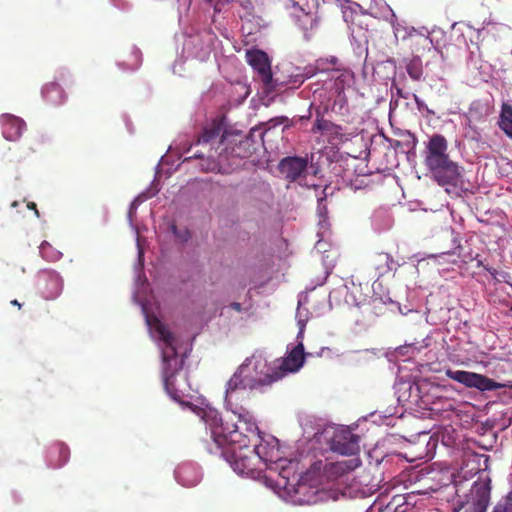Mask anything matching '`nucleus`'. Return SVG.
Segmentation results:
<instances>
[{"instance_id":"1","label":"nucleus","mask_w":512,"mask_h":512,"mask_svg":"<svg viewBox=\"0 0 512 512\" xmlns=\"http://www.w3.org/2000/svg\"><path fill=\"white\" fill-rule=\"evenodd\" d=\"M192 350V345L181 339L171 342L166 338L162 344L161 371L164 388L168 396L183 409L196 414L209 430L213 446L210 453L220 452L235 473L272 487L275 480L264 474L265 470L275 471L280 477L282 468L297 462L283 457L279 440L260 432L254 416L243 406H236L224 418L203 398L191 402V389L183 364Z\"/></svg>"},{"instance_id":"2","label":"nucleus","mask_w":512,"mask_h":512,"mask_svg":"<svg viewBox=\"0 0 512 512\" xmlns=\"http://www.w3.org/2000/svg\"><path fill=\"white\" fill-rule=\"evenodd\" d=\"M322 84L312 91V101L308 114L299 117V120H309L311 110H315L316 120L312 131L325 136L342 137V126L324 118V114L331 111L337 115H346L349 112L345 90L354 83V73L349 69H332L320 80Z\"/></svg>"},{"instance_id":"3","label":"nucleus","mask_w":512,"mask_h":512,"mask_svg":"<svg viewBox=\"0 0 512 512\" xmlns=\"http://www.w3.org/2000/svg\"><path fill=\"white\" fill-rule=\"evenodd\" d=\"M489 468V456L478 453H467L465 464L446 490L454 492L457 498L453 504V512H486L491 499V478L486 472Z\"/></svg>"},{"instance_id":"4","label":"nucleus","mask_w":512,"mask_h":512,"mask_svg":"<svg viewBox=\"0 0 512 512\" xmlns=\"http://www.w3.org/2000/svg\"><path fill=\"white\" fill-rule=\"evenodd\" d=\"M197 145H200L202 149L185 160L206 158L207 164H202V168L207 171L218 169L226 161L228 164H233L230 159L247 158L256 150L251 137L239 131H227L223 124L217 121H213L203 128Z\"/></svg>"},{"instance_id":"5","label":"nucleus","mask_w":512,"mask_h":512,"mask_svg":"<svg viewBox=\"0 0 512 512\" xmlns=\"http://www.w3.org/2000/svg\"><path fill=\"white\" fill-rule=\"evenodd\" d=\"M283 378V373L270 363L263 352L257 351L247 358L234 372L226 385L225 406L227 411L235 409L237 401L242 399L247 391L263 392L274 382Z\"/></svg>"},{"instance_id":"6","label":"nucleus","mask_w":512,"mask_h":512,"mask_svg":"<svg viewBox=\"0 0 512 512\" xmlns=\"http://www.w3.org/2000/svg\"><path fill=\"white\" fill-rule=\"evenodd\" d=\"M159 191V188L154 184L148 189L140 193L131 202L128 210V221L130 226L137 234V248H138V260L134 266L135 273V290L133 292V300L141 306L142 313L145 318L146 325L148 327L151 338L157 343L159 350H162V344L166 341V338L171 342H177L180 338L174 336L169 329L156 317L152 316L149 312L148 303L142 298V293L146 289L147 279L143 272L144 267V251L140 245V239L138 236L137 227L133 224V218L136 215L137 209L140 204L155 196Z\"/></svg>"},{"instance_id":"7","label":"nucleus","mask_w":512,"mask_h":512,"mask_svg":"<svg viewBox=\"0 0 512 512\" xmlns=\"http://www.w3.org/2000/svg\"><path fill=\"white\" fill-rule=\"evenodd\" d=\"M269 488L292 505H312L327 498V492L320 487L316 473L302 472L298 461L282 468L280 477Z\"/></svg>"},{"instance_id":"8","label":"nucleus","mask_w":512,"mask_h":512,"mask_svg":"<svg viewBox=\"0 0 512 512\" xmlns=\"http://www.w3.org/2000/svg\"><path fill=\"white\" fill-rule=\"evenodd\" d=\"M424 164L431 178L447 193H451L461 183L463 168L450 159L448 154V141L441 134H433L425 142L423 151Z\"/></svg>"},{"instance_id":"9","label":"nucleus","mask_w":512,"mask_h":512,"mask_svg":"<svg viewBox=\"0 0 512 512\" xmlns=\"http://www.w3.org/2000/svg\"><path fill=\"white\" fill-rule=\"evenodd\" d=\"M359 450V437L349 429L330 424L324 432V443L320 446V452H335L341 455H354Z\"/></svg>"},{"instance_id":"10","label":"nucleus","mask_w":512,"mask_h":512,"mask_svg":"<svg viewBox=\"0 0 512 512\" xmlns=\"http://www.w3.org/2000/svg\"><path fill=\"white\" fill-rule=\"evenodd\" d=\"M215 39L216 36L210 30L189 35L183 43V55L204 62L211 54Z\"/></svg>"},{"instance_id":"11","label":"nucleus","mask_w":512,"mask_h":512,"mask_svg":"<svg viewBox=\"0 0 512 512\" xmlns=\"http://www.w3.org/2000/svg\"><path fill=\"white\" fill-rule=\"evenodd\" d=\"M299 423L303 432V441L310 444V450L320 452V446L324 443L325 429L330 426L331 423H327L323 419L313 415L301 416Z\"/></svg>"},{"instance_id":"12","label":"nucleus","mask_w":512,"mask_h":512,"mask_svg":"<svg viewBox=\"0 0 512 512\" xmlns=\"http://www.w3.org/2000/svg\"><path fill=\"white\" fill-rule=\"evenodd\" d=\"M179 2L178 13L179 21L181 23H189L194 21L196 14L200 12L211 13L213 15L220 12L219 2L214 3V0H177Z\"/></svg>"},{"instance_id":"13","label":"nucleus","mask_w":512,"mask_h":512,"mask_svg":"<svg viewBox=\"0 0 512 512\" xmlns=\"http://www.w3.org/2000/svg\"><path fill=\"white\" fill-rule=\"evenodd\" d=\"M446 375L469 388H477L480 391H493L500 387L494 380L474 372L464 370H447Z\"/></svg>"},{"instance_id":"14","label":"nucleus","mask_w":512,"mask_h":512,"mask_svg":"<svg viewBox=\"0 0 512 512\" xmlns=\"http://www.w3.org/2000/svg\"><path fill=\"white\" fill-rule=\"evenodd\" d=\"M37 286L44 299L54 300L62 293L63 278L55 270L43 269L37 273Z\"/></svg>"},{"instance_id":"15","label":"nucleus","mask_w":512,"mask_h":512,"mask_svg":"<svg viewBox=\"0 0 512 512\" xmlns=\"http://www.w3.org/2000/svg\"><path fill=\"white\" fill-rule=\"evenodd\" d=\"M308 158L300 156H287L278 164L279 174L289 182L301 181L308 173Z\"/></svg>"},{"instance_id":"16","label":"nucleus","mask_w":512,"mask_h":512,"mask_svg":"<svg viewBox=\"0 0 512 512\" xmlns=\"http://www.w3.org/2000/svg\"><path fill=\"white\" fill-rule=\"evenodd\" d=\"M248 64L257 73L258 79L263 83L265 88L272 87L273 76L268 56L261 50H249L246 53Z\"/></svg>"},{"instance_id":"17","label":"nucleus","mask_w":512,"mask_h":512,"mask_svg":"<svg viewBox=\"0 0 512 512\" xmlns=\"http://www.w3.org/2000/svg\"><path fill=\"white\" fill-rule=\"evenodd\" d=\"M470 29H473L476 32L477 42L475 43V48L479 51V42L483 46H489L492 42L497 41L504 35L508 28L506 25L501 23H496L491 20L484 21L481 28L475 29L472 26H468Z\"/></svg>"},{"instance_id":"18","label":"nucleus","mask_w":512,"mask_h":512,"mask_svg":"<svg viewBox=\"0 0 512 512\" xmlns=\"http://www.w3.org/2000/svg\"><path fill=\"white\" fill-rule=\"evenodd\" d=\"M412 506L407 502V497L396 494L390 499L387 496L380 497L371 506L370 512H409Z\"/></svg>"},{"instance_id":"19","label":"nucleus","mask_w":512,"mask_h":512,"mask_svg":"<svg viewBox=\"0 0 512 512\" xmlns=\"http://www.w3.org/2000/svg\"><path fill=\"white\" fill-rule=\"evenodd\" d=\"M307 356H312V353H305L303 342L299 341L288 355L282 359L279 365H276L277 370L283 373V377L288 372H296L303 366Z\"/></svg>"},{"instance_id":"20","label":"nucleus","mask_w":512,"mask_h":512,"mask_svg":"<svg viewBox=\"0 0 512 512\" xmlns=\"http://www.w3.org/2000/svg\"><path fill=\"white\" fill-rule=\"evenodd\" d=\"M0 126L3 137L8 141H17L26 130L25 121L13 114L5 113L0 116Z\"/></svg>"},{"instance_id":"21","label":"nucleus","mask_w":512,"mask_h":512,"mask_svg":"<svg viewBox=\"0 0 512 512\" xmlns=\"http://www.w3.org/2000/svg\"><path fill=\"white\" fill-rule=\"evenodd\" d=\"M176 481L184 487L196 486L202 479L199 466L194 462H184L174 471Z\"/></svg>"},{"instance_id":"22","label":"nucleus","mask_w":512,"mask_h":512,"mask_svg":"<svg viewBox=\"0 0 512 512\" xmlns=\"http://www.w3.org/2000/svg\"><path fill=\"white\" fill-rule=\"evenodd\" d=\"M69 457L68 446L62 442H55L47 449L46 463L51 468H60L68 462Z\"/></svg>"},{"instance_id":"23","label":"nucleus","mask_w":512,"mask_h":512,"mask_svg":"<svg viewBox=\"0 0 512 512\" xmlns=\"http://www.w3.org/2000/svg\"><path fill=\"white\" fill-rule=\"evenodd\" d=\"M360 289V285H356L353 282L351 283V286L348 284H343L339 288L329 293V299L335 298L338 295L344 296V301L346 304L349 306H359L363 300Z\"/></svg>"},{"instance_id":"24","label":"nucleus","mask_w":512,"mask_h":512,"mask_svg":"<svg viewBox=\"0 0 512 512\" xmlns=\"http://www.w3.org/2000/svg\"><path fill=\"white\" fill-rule=\"evenodd\" d=\"M42 97L49 104L58 106L66 101V93L57 82H50L43 86Z\"/></svg>"},{"instance_id":"25","label":"nucleus","mask_w":512,"mask_h":512,"mask_svg":"<svg viewBox=\"0 0 512 512\" xmlns=\"http://www.w3.org/2000/svg\"><path fill=\"white\" fill-rule=\"evenodd\" d=\"M319 67L308 65L305 67H295L287 76L286 83L292 88L299 87L306 79L313 77Z\"/></svg>"},{"instance_id":"26","label":"nucleus","mask_w":512,"mask_h":512,"mask_svg":"<svg viewBox=\"0 0 512 512\" xmlns=\"http://www.w3.org/2000/svg\"><path fill=\"white\" fill-rule=\"evenodd\" d=\"M374 267L379 277L397 270L399 264L394 261L392 256L388 253H379L375 256Z\"/></svg>"},{"instance_id":"27","label":"nucleus","mask_w":512,"mask_h":512,"mask_svg":"<svg viewBox=\"0 0 512 512\" xmlns=\"http://www.w3.org/2000/svg\"><path fill=\"white\" fill-rule=\"evenodd\" d=\"M372 228L375 232L381 233L389 230L393 225L390 213L385 209L376 210L371 217Z\"/></svg>"},{"instance_id":"28","label":"nucleus","mask_w":512,"mask_h":512,"mask_svg":"<svg viewBox=\"0 0 512 512\" xmlns=\"http://www.w3.org/2000/svg\"><path fill=\"white\" fill-rule=\"evenodd\" d=\"M404 66L408 76L414 81H420L423 78V65L419 56L404 58L400 67Z\"/></svg>"},{"instance_id":"29","label":"nucleus","mask_w":512,"mask_h":512,"mask_svg":"<svg viewBox=\"0 0 512 512\" xmlns=\"http://www.w3.org/2000/svg\"><path fill=\"white\" fill-rule=\"evenodd\" d=\"M393 27L394 36L397 40L405 41L413 35L417 34L418 31L412 26L407 25L404 21H398L396 18H389Z\"/></svg>"},{"instance_id":"30","label":"nucleus","mask_w":512,"mask_h":512,"mask_svg":"<svg viewBox=\"0 0 512 512\" xmlns=\"http://www.w3.org/2000/svg\"><path fill=\"white\" fill-rule=\"evenodd\" d=\"M371 14L385 19L396 18L394 11L384 0H371Z\"/></svg>"},{"instance_id":"31","label":"nucleus","mask_w":512,"mask_h":512,"mask_svg":"<svg viewBox=\"0 0 512 512\" xmlns=\"http://www.w3.org/2000/svg\"><path fill=\"white\" fill-rule=\"evenodd\" d=\"M500 128L510 138H512V105L503 103L500 114Z\"/></svg>"},{"instance_id":"32","label":"nucleus","mask_w":512,"mask_h":512,"mask_svg":"<svg viewBox=\"0 0 512 512\" xmlns=\"http://www.w3.org/2000/svg\"><path fill=\"white\" fill-rule=\"evenodd\" d=\"M387 62L393 64L395 67V75L391 82V94L394 95V97L397 96L398 98H402L405 92V90L402 87V82L405 80V75L403 73L397 75L398 67L394 59H388Z\"/></svg>"},{"instance_id":"33","label":"nucleus","mask_w":512,"mask_h":512,"mask_svg":"<svg viewBox=\"0 0 512 512\" xmlns=\"http://www.w3.org/2000/svg\"><path fill=\"white\" fill-rule=\"evenodd\" d=\"M39 253L41 257L48 262H56L63 256L62 252L52 247V245L43 241L39 246Z\"/></svg>"},{"instance_id":"34","label":"nucleus","mask_w":512,"mask_h":512,"mask_svg":"<svg viewBox=\"0 0 512 512\" xmlns=\"http://www.w3.org/2000/svg\"><path fill=\"white\" fill-rule=\"evenodd\" d=\"M131 57H132V60L128 64L125 62H123V63L118 62L117 63L118 67L120 69H122L123 71L137 70L140 67L141 62H142V54H141L140 50L136 47H133L132 52H131Z\"/></svg>"},{"instance_id":"35","label":"nucleus","mask_w":512,"mask_h":512,"mask_svg":"<svg viewBox=\"0 0 512 512\" xmlns=\"http://www.w3.org/2000/svg\"><path fill=\"white\" fill-rule=\"evenodd\" d=\"M327 206L325 204V197L318 198L317 215L319 217L318 225L320 229H328L329 223L327 219Z\"/></svg>"},{"instance_id":"36","label":"nucleus","mask_w":512,"mask_h":512,"mask_svg":"<svg viewBox=\"0 0 512 512\" xmlns=\"http://www.w3.org/2000/svg\"><path fill=\"white\" fill-rule=\"evenodd\" d=\"M423 347L424 346H417L415 343L405 344V345L399 346L396 349V354H397V356L404 357L403 360L405 361L406 359H409L412 356H414L415 354L419 353Z\"/></svg>"},{"instance_id":"37","label":"nucleus","mask_w":512,"mask_h":512,"mask_svg":"<svg viewBox=\"0 0 512 512\" xmlns=\"http://www.w3.org/2000/svg\"><path fill=\"white\" fill-rule=\"evenodd\" d=\"M467 65L470 69L478 70L480 74L486 72V64L482 62L480 55H478L474 50H470V54L467 59Z\"/></svg>"},{"instance_id":"38","label":"nucleus","mask_w":512,"mask_h":512,"mask_svg":"<svg viewBox=\"0 0 512 512\" xmlns=\"http://www.w3.org/2000/svg\"><path fill=\"white\" fill-rule=\"evenodd\" d=\"M307 303V295L301 293L298 300V308L296 311L297 324L300 326V320H303V325L306 326L308 321V311L303 309L302 306Z\"/></svg>"},{"instance_id":"39","label":"nucleus","mask_w":512,"mask_h":512,"mask_svg":"<svg viewBox=\"0 0 512 512\" xmlns=\"http://www.w3.org/2000/svg\"><path fill=\"white\" fill-rule=\"evenodd\" d=\"M493 512H512V490L493 508Z\"/></svg>"},{"instance_id":"40","label":"nucleus","mask_w":512,"mask_h":512,"mask_svg":"<svg viewBox=\"0 0 512 512\" xmlns=\"http://www.w3.org/2000/svg\"><path fill=\"white\" fill-rule=\"evenodd\" d=\"M169 229L172 234L182 243L187 242L191 238V233L187 228L178 229L174 223H171Z\"/></svg>"},{"instance_id":"41","label":"nucleus","mask_w":512,"mask_h":512,"mask_svg":"<svg viewBox=\"0 0 512 512\" xmlns=\"http://www.w3.org/2000/svg\"><path fill=\"white\" fill-rule=\"evenodd\" d=\"M412 98L414 99L415 103H416V106H417V109L418 111L423 115V116H426V117H429V116H434L435 115V111L430 109L426 103L416 94H412Z\"/></svg>"},{"instance_id":"42","label":"nucleus","mask_w":512,"mask_h":512,"mask_svg":"<svg viewBox=\"0 0 512 512\" xmlns=\"http://www.w3.org/2000/svg\"><path fill=\"white\" fill-rule=\"evenodd\" d=\"M321 231H319L317 233V235L320 237V239L317 241V243L315 244V249L320 252V253H324L326 252V245L327 243L324 241V237H325V234L327 233L328 229H320Z\"/></svg>"},{"instance_id":"43","label":"nucleus","mask_w":512,"mask_h":512,"mask_svg":"<svg viewBox=\"0 0 512 512\" xmlns=\"http://www.w3.org/2000/svg\"><path fill=\"white\" fill-rule=\"evenodd\" d=\"M330 271L326 268L325 271H324V275L321 276V277H318L317 278V281L315 284H313L310 288H308L309 290H314L317 286H321L325 283L328 275H329Z\"/></svg>"},{"instance_id":"44","label":"nucleus","mask_w":512,"mask_h":512,"mask_svg":"<svg viewBox=\"0 0 512 512\" xmlns=\"http://www.w3.org/2000/svg\"><path fill=\"white\" fill-rule=\"evenodd\" d=\"M298 327H299V331L296 336L297 343L299 341H301V342L303 341L304 331H305V327H306L303 325V320H300V326H298Z\"/></svg>"},{"instance_id":"45","label":"nucleus","mask_w":512,"mask_h":512,"mask_svg":"<svg viewBox=\"0 0 512 512\" xmlns=\"http://www.w3.org/2000/svg\"><path fill=\"white\" fill-rule=\"evenodd\" d=\"M451 253L450 252H443V253H440V254H430L427 256V258H431V259H444L446 258L447 256H450Z\"/></svg>"},{"instance_id":"46","label":"nucleus","mask_w":512,"mask_h":512,"mask_svg":"<svg viewBox=\"0 0 512 512\" xmlns=\"http://www.w3.org/2000/svg\"><path fill=\"white\" fill-rule=\"evenodd\" d=\"M27 207H28V209L34 210L35 215H36L37 217H39V216H40V213H39V211L37 210V208H36V204H35L34 202H29V203L27 204Z\"/></svg>"},{"instance_id":"47","label":"nucleus","mask_w":512,"mask_h":512,"mask_svg":"<svg viewBox=\"0 0 512 512\" xmlns=\"http://www.w3.org/2000/svg\"><path fill=\"white\" fill-rule=\"evenodd\" d=\"M274 121H275V125H277V124H283L285 122H288L289 119L287 117L282 116V117L275 118Z\"/></svg>"},{"instance_id":"48","label":"nucleus","mask_w":512,"mask_h":512,"mask_svg":"<svg viewBox=\"0 0 512 512\" xmlns=\"http://www.w3.org/2000/svg\"><path fill=\"white\" fill-rule=\"evenodd\" d=\"M230 307L234 309L237 312H240L242 310V305L238 302H233L230 304Z\"/></svg>"},{"instance_id":"49","label":"nucleus","mask_w":512,"mask_h":512,"mask_svg":"<svg viewBox=\"0 0 512 512\" xmlns=\"http://www.w3.org/2000/svg\"><path fill=\"white\" fill-rule=\"evenodd\" d=\"M398 105V99L394 98V95H392L390 100V109H394Z\"/></svg>"},{"instance_id":"50","label":"nucleus","mask_w":512,"mask_h":512,"mask_svg":"<svg viewBox=\"0 0 512 512\" xmlns=\"http://www.w3.org/2000/svg\"><path fill=\"white\" fill-rule=\"evenodd\" d=\"M412 94L411 92L409 91H405L403 95L405 96H402L403 99H409V98H412Z\"/></svg>"},{"instance_id":"51","label":"nucleus","mask_w":512,"mask_h":512,"mask_svg":"<svg viewBox=\"0 0 512 512\" xmlns=\"http://www.w3.org/2000/svg\"><path fill=\"white\" fill-rule=\"evenodd\" d=\"M337 61H338V59H337L336 57H333V56L329 59V62H330L332 65H336Z\"/></svg>"},{"instance_id":"52","label":"nucleus","mask_w":512,"mask_h":512,"mask_svg":"<svg viewBox=\"0 0 512 512\" xmlns=\"http://www.w3.org/2000/svg\"><path fill=\"white\" fill-rule=\"evenodd\" d=\"M398 309H399V312L402 314V315H406L408 312H410L411 310H403L399 305H398Z\"/></svg>"},{"instance_id":"53","label":"nucleus","mask_w":512,"mask_h":512,"mask_svg":"<svg viewBox=\"0 0 512 512\" xmlns=\"http://www.w3.org/2000/svg\"><path fill=\"white\" fill-rule=\"evenodd\" d=\"M415 389L416 391L419 390L418 386L417 385H411L409 384V390H410V393L412 392V390Z\"/></svg>"},{"instance_id":"54","label":"nucleus","mask_w":512,"mask_h":512,"mask_svg":"<svg viewBox=\"0 0 512 512\" xmlns=\"http://www.w3.org/2000/svg\"><path fill=\"white\" fill-rule=\"evenodd\" d=\"M486 270H487L491 275H495V274H496V270H495V269H492V268H486Z\"/></svg>"},{"instance_id":"55","label":"nucleus","mask_w":512,"mask_h":512,"mask_svg":"<svg viewBox=\"0 0 512 512\" xmlns=\"http://www.w3.org/2000/svg\"><path fill=\"white\" fill-rule=\"evenodd\" d=\"M382 462H387L386 457H383L381 460H378V459L376 460L377 465L381 464Z\"/></svg>"},{"instance_id":"56","label":"nucleus","mask_w":512,"mask_h":512,"mask_svg":"<svg viewBox=\"0 0 512 512\" xmlns=\"http://www.w3.org/2000/svg\"><path fill=\"white\" fill-rule=\"evenodd\" d=\"M11 303H12L13 305H17V306H19V307H20V303H19L17 300H13Z\"/></svg>"},{"instance_id":"57","label":"nucleus","mask_w":512,"mask_h":512,"mask_svg":"<svg viewBox=\"0 0 512 512\" xmlns=\"http://www.w3.org/2000/svg\"><path fill=\"white\" fill-rule=\"evenodd\" d=\"M17 206H18V202L17 201L12 202L11 207H17Z\"/></svg>"},{"instance_id":"58","label":"nucleus","mask_w":512,"mask_h":512,"mask_svg":"<svg viewBox=\"0 0 512 512\" xmlns=\"http://www.w3.org/2000/svg\"><path fill=\"white\" fill-rule=\"evenodd\" d=\"M248 374H249V376H250L251 378H254V376H255V372H252V371H250Z\"/></svg>"},{"instance_id":"59","label":"nucleus","mask_w":512,"mask_h":512,"mask_svg":"<svg viewBox=\"0 0 512 512\" xmlns=\"http://www.w3.org/2000/svg\"><path fill=\"white\" fill-rule=\"evenodd\" d=\"M324 349H325L324 347H323V348H321L320 352H318V353H317V356H321V355H322V352L324 351Z\"/></svg>"},{"instance_id":"60","label":"nucleus","mask_w":512,"mask_h":512,"mask_svg":"<svg viewBox=\"0 0 512 512\" xmlns=\"http://www.w3.org/2000/svg\"><path fill=\"white\" fill-rule=\"evenodd\" d=\"M400 145V142L395 140V144H394V147H398Z\"/></svg>"},{"instance_id":"61","label":"nucleus","mask_w":512,"mask_h":512,"mask_svg":"<svg viewBox=\"0 0 512 512\" xmlns=\"http://www.w3.org/2000/svg\"><path fill=\"white\" fill-rule=\"evenodd\" d=\"M245 8L248 7V5H251V2H247V5L242 4Z\"/></svg>"},{"instance_id":"62","label":"nucleus","mask_w":512,"mask_h":512,"mask_svg":"<svg viewBox=\"0 0 512 512\" xmlns=\"http://www.w3.org/2000/svg\"><path fill=\"white\" fill-rule=\"evenodd\" d=\"M311 1H312L314 4H316V3H317V0H311Z\"/></svg>"}]
</instances>
